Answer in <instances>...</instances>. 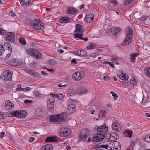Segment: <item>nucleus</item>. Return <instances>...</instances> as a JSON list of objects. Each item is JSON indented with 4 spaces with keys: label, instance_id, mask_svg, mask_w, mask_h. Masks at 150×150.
Masks as SVG:
<instances>
[{
    "label": "nucleus",
    "instance_id": "1",
    "mask_svg": "<svg viewBox=\"0 0 150 150\" xmlns=\"http://www.w3.org/2000/svg\"><path fill=\"white\" fill-rule=\"evenodd\" d=\"M41 21L38 19L35 20L33 22L31 20L28 19L26 21L27 24L32 27L33 29L40 30L42 28L43 26L40 23Z\"/></svg>",
    "mask_w": 150,
    "mask_h": 150
},
{
    "label": "nucleus",
    "instance_id": "2",
    "mask_svg": "<svg viewBox=\"0 0 150 150\" xmlns=\"http://www.w3.org/2000/svg\"><path fill=\"white\" fill-rule=\"evenodd\" d=\"M27 112L26 110L12 111L9 115L10 117H15L20 118L25 117L26 116Z\"/></svg>",
    "mask_w": 150,
    "mask_h": 150
},
{
    "label": "nucleus",
    "instance_id": "3",
    "mask_svg": "<svg viewBox=\"0 0 150 150\" xmlns=\"http://www.w3.org/2000/svg\"><path fill=\"white\" fill-rule=\"evenodd\" d=\"M71 133V130L69 129L62 128L59 131L58 135L61 137H65L69 136Z\"/></svg>",
    "mask_w": 150,
    "mask_h": 150
},
{
    "label": "nucleus",
    "instance_id": "4",
    "mask_svg": "<svg viewBox=\"0 0 150 150\" xmlns=\"http://www.w3.org/2000/svg\"><path fill=\"white\" fill-rule=\"evenodd\" d=\"M85 76V73L83 71H78L74 73L72 75L74 80L78 81L81 80Z\"/></svg>",
    "mask_w": 150,
    "mask_h": 150
},
{
    "label": "nucleus",
    "instance_id": "5",
    "mask_svg": "<svg viewBox=\"0 0 150 150\" xmlns=\"http://www.w3.org/2000/svg\"><path fill=\"white\" fill-rule=\"evenodd\" d=\"M12 50H3L0 52V59L2 60H5L9 58L11 53Z\"/></svg>",
    "mask_w": 150,
    "mask_h": 150
},
{
    "label": "nucleus",
    "instance_id": "6",
    "mask_svg": "<svg viewBox=\"0 0 150 150\" xmlns=\"http://www.w3.org/2000/svg\"><path fill=\"white\" fill-rule=\"evenodd\" d=\"M108 129V127L106 124L105 123L97 128V132L99 134L105 135Z\"/></svg>",
    "mask_w": 150,
    "mask_h": 150
},
{
    "label": "nucleus",
    "instance_id": "7",
    "mask_svg": "<svg viewBox=\"0 0 150 150\" xmlns=\"http://www.w3.org/2000/svg\"><path fill=\"white\" fill-rule=\"evenodd\" d=\"M89 131L88 129H83L81 131V133L79 135L80 139L84 141H86L88 136L89 135Z\"/></svg>",
    "mask_w": 150,
    "mask_h": 150
},
{
    "label": "nucleus",
    "instance_id": "8",
    "mask_svg": "<svg viewBox=\"0 0 150 150\" xmlns=\"http://www.w3.org/2000/svg\"><path fill=\"white\" fill-rule=\"evenodd\" d=\"M106 137L110 141L117 140L119 138L118 134L114 132H111L107 134Z\"/></svg>",
    "mask_w": 150,
    "mask_h": 150
},
{
    "label": "nucleus",
    "instance_id": "9",
    "mask_svg": "<svg viewBox=\"0 0 150 150\" xmlns=\"http://www.w3.org/2000/svg\"><path fill=\"white\" fill-rule=\"evenodd\" d=\"M117 76L120 79L124 81H127L129 79V75L122 71H120L117 73Z\"/></svg>",
    "mask_w": 150,
    "mask_h": 150
},
{
    "label": "nucleus",
    "instance_id": "10",
    "mask_svg": "<svg viewBox=\"0 0 150 150\" xmlns=\"http://www.w3.org/2000/svg\"><path fill=\"white\" fill-rule=\"evenodd\" d=\"M49 105H47V108L48 109L49 112L51 113H53L54 112V106L55 103V100L53 98L51 100L49 99Z\"/></svg>",
    "mask_w": 150,
    "mask_h": 150
},
{
    "label": "nucleus",
    "instance_id": "11",
    "mask_svg": "<svg viewBox=\"0 0 150 150\" xmlns=\"http://www.w3.org/2000/svg\"><path fill=\"white\" fill-rule=\"evenodd\" d=\"M12 47L11 44L8 42L5 43L3 45H0V52H1L3 50H12Z\"/></svg>",
    "mask_w": 150,
    "mask_h": 150
},
{
    "label": "nucleus",
    "instance_id": "12",
    "mask_svg": "<svg viewBox=\"0 0 150 150\" xmlns=\"http://www.w3.org/2000/svg\"><path fill=\"white\" fill-rule=\"evenodd\" d=\"M30 52H31L30 54L34 55L37 59H39L41 57V54L37 50L31 49L30 50Z\"/></svg>",
    "mask_w": 150,
    "mask_h": 150
},
{
    "label": "nucleus",
    "instance_id": "13",
    "mask_svg": "<svg viewBox=\"0 0 150 150\" xmlns=\"http://www.w3.org/2000/svg\"><path fill=\"white\" fill-rule=\"evenodd\" d=\"M83 35V33H76L74 35V38L76 40H82L85 41H87L88 40V38H84L82 36Z\"/></svg>",
    "mask_w": 150,
    "mask_h": 150
},
{
    "label": "nucleus",
    "instance_id": "14",
    "mask_svg": "<svg viewBox=\"0 0 150 150\" xmlns=\"http://www.w3.org/2000/svg\"><path fill=\"white\" fill-rule=\"evenodd\" d=\"M6 109L8 110H12L14 108V104L9 100H6L5 102Z\"/></svg>",
    "mask_w": 150,
    "mask_h": 150
},
{
    "label": "nucleus",
    "instance_id": "15",
    "mask_svg": "<svg viewBox=\"0 0 150 150\" xmlns=\"http://www.w3.org/2000/svg\"><path fill=\"white\" fill-rule=\"evenodd\" d=\"M121 29L119 27H115L112 28V33L114 36L118 35L121 33Z\"/></svg>",
    "mask_w": 150,
    "mask_h": 150
},
{
    "label": "nucleus",
    "instance_id": "16",
    "mask_svg": "<svg viewBox=\"0 0 150 150\" xmlns=\"http://www.w3.org/2000/svg\"><path fill=\"white\" fill-rule=\"evenodd\" d=\"M112 129L117 132L120 131L121 129L120 124L117 122H114L112 123Z\"/></svg>",
    "mask_w": 150,
    "mask_h": 150
},
{
    "label": "nucleus",
    "instance_id": "17",
    "mask_svg": "<svg viewBox=\"0 0 150 150\" xmlns=\"http://www.w3.org/2000/svg\"><path fill=\"white\" fill-rule=\"evenodd\" d=\"M15 33L13 32H8L7 33L6 38L8 40L13 42L15 40Z\"/></svg>",
    "mask_w": 150,
    "mask_h": 150
},
{
    "label": "nucleus",
    "instance_id": "18",
    "mask_svg": "<svg viewBox=\"0 0 150 150\" xmlns=\"http://www.w3.org/2000/svg\"><path fill=\"white\" fill-rule=\"evenodd\" d=\"M94 19V15L93 13L86 15V16L85 20L86 22L87 23L92 22L93 21Z\"/></svg>",
    "mask_w": 150,
    "mask_h": 150
},
{
    "label": "nucleus",
    "instance_id": "19",
    "mask_svg": "<svg viewBox=\"0 0 150 150\" xmlns=\"http://www.w3.org/2000/svg\"><path fill=\"white\" fill-rule=\"evenodd\" d=\"M59 117L58 115H53L51 116L49 118V120L51 122H59L60 120L59 119Z\"/></svg>",
    "mask_w": 150,
    "mask_h": 150
},
{
    "label": "nucleus",
    "instance_id": "20",
    "mask_svg": "<svg viewBox=\"0 0 150 150\" xmlns=\"http://www.w3.org/2000/svg\"><path fill=\"white\" fill-rule=\"evenodd\" d=\"M113 150H120L121 148V146L120 143L117 141H115L112 144Z\"/></svg>",
    "mask_w": 150,
    "mask_h": 150
},
{
    "label": "nucleus",
    "instance_id": "21",
    "mask_svg": "<svg viewBox=\"0 0 150 150\" xmlns=\"http://www.w3.org/2000/svg\"><path fill=\"white\" fill-rule=\"evenodd\" d=\"M67 108L69 113H73L75 111L76 109L75 105L72 104L68 105Z\"/></svg>",
    "mask_w": 150,
    "mask_h": 150
},
{
    "label": "nucleus",
    "instance_id": "22",
    "mask_svg": "<svg viewBox=\"0 0 150 150\" xmlns=\"http://www.w3.org/2000/svg\"><path fill=\"white\" fill-rule=\"evenodd\" d=\"M132 37H131L130 36H126V38L122 42L123 45L125 46L131 44L132 42Z\"/></svg>",
    "mask_w": 150,
    "mask_h": 150
},
{
    "label": "nucleus",
    "instance_id": "23",
    "mask_svg": "<svg viewBox=\"0 0 150 150\" xmlns=\"http://www.w3.org/2000/svg\"><path fill=\"white\" fill-rule=\"evenodd\" d=\"M58 115L59 117V119L60 120L59 122L64 121L68 118L67 114L66 113H63Z\"/></svg>",
    "mask_w": 150,
    "mask_h": 150
},
{
    "label": "nucleus",
    "instance_id": "24",
    "mask_svg": "<svg viewBox=\"0 0 150 150\" xmlns=\"http://www.w3.org/2000/svg\"><path fill=\"white\" fill-rule=\"evenodd\" d=\"M27 71H28L27 72L32 76H35L39 78H40L41 77L40 74L36 71L32 70Z\"/></svg>",
    "mask_w": 150,
    "mask_h": 150
},
{
    "label": "nucleus",
    "instance_id": "25",
    "mask_svg": "<svg viewBox=\"0 0 150 150\" xmlns=\"http://www.w3.org/2000/svg\"><path fill=\"white\" fill-rule=\"evenodd\" d=\"M75 27V30L74 31L75 33H83V30L82 25L79 24H76Z\"/></svg>",
    "mask_w": 150,
    "mask_h": 150
},
{
    "label": "nucleus",
    "instance_id": "26",
    "mask_svg": "<svg viewBox=\"0 0 150 150\" xmlns=\"http://www.w3.org/2000/svg\"><path fill=\"white\" fill-rule=\"evenodd\" d=\"M75 54L81 57H83L86 55L87 52L84 50H79L76 52Z\"/></svg>",
    "mask_w": 150,
    "mask_h": 150
},
{
    "label": "nucleus",
    "instance_id": "27",
    "mask_svg": "<svg viewBox=\"0 0 150 150\" xmlns=\"http://www.w3.org/2000/svg\"><path fill=\"white\" fill-rule=\"evenodd\" d=\"M70 18L67 17H63L61 18L59 20V22L61 23L66 24L70 22Z\"/></svg>",
    "mask_w": 150,
    "mask_h": 150
},
{
    "label": "nucleus",
    "instance_id": "28",
    "mask_svg": "<svg viewBox=\"0 0 150 150\" xmlns=\"http://www.w3.org/2000/svg\"><path fill=\"white\" fill-rule=\"evenodd\" d=\"M58 137L56 136H49L47 137V143L50 142H56L58 141Z\"/></svg>",
    "mask_w": 150,
    "mask_h": 150
},
{
    "label": "nucleus",
    "instance_id": "29",
    "mask_svg": "<svg viewBox=\"0 0 150 150\" xmlns=\"http://www.w3.org/2000/svg\"><path fill=\"white\" fill-rule=\"evenodd\" d=\"M67 94L68 96H70L74 95L75 91L72 88L68 89L67 91Z\"/></svg>",
    "mask_w": 150,
    "mask_h": 150
},
{
    "label": "nucleus",
    "instance_id": "30",
    "mask_svg": "<svg viewBox=\"0 0 150 150\" xmlns=\"http://www.w3.org/2000/svg\"><path fill=\"white\" fill-rule=\"evenodd\" d=\"M44 114V112L41 108L37 109L35 112V115L38 117L42 116Z\"/></svg>",
    "mask_w": 150,
    "mask_h": 150
},
{
    "label": "nucleus",
    "instance_id": "31",
    "mask_svg": "<svg viewBox=\"0 0 150 150\" xmlns=\"http://www.w3.org/2000/svg\"><path fill=\"white\" fill-rule=\"evenodd\" d=\"M133 132L132 130H125L124 131L123 134L126 137H131Z\"/></svg>",
    "mask_w": 150,
    "mask_h": 150
},
{
    "label": "nucleus",
    "instance_id": "32",
    "mask_svg": "<svg viewBox=\"0 0 150 150\" xmlns=\"http://www.w3.org/2000/svg\"><path fill=\"white\" fill-rule=\"evenodd\" d=\"M76 12V10L73 7H70L68 8L67 13L71 14H75Z\"/></svg>",
    "mask_w": 150,
    "mask_h": 150
},
{
    "label": "nucleus",
    "instance_id": "33",
    "mask_svg": "<svg viewBox=\"0 0 150 150\" xmlns=\"http://www.w3.org/2000/svg\"><path fill=\"white\" fill-rule=\"evenodd\" d=\"M5 78L8 80L11 81L12 79V74L11 71H8L7 72V74L4 75Z\"/></svg>",
    "mask_w": 150,
    "mask_h": 150
},
{
    "label": "nucleus",
    "instance_id": "34",
    "mask_svg": "<svg viewBox=\"0 0 150 150\" xmlns=\"http://www.w3.org/2000/svg\"><path fill=\"white\" fill-rule=\"evenodd\" d=\"M139 55V54L138 53H136L133 54L131 55L130 60L132 62H134L135 61L136 59L135 57Z\"/></svg>",
    "mask_w": 150,
    "mask_h": 150
},
{
    "label": "nucleus",
    "instance_id": "35",
    "mask_svg": "<svg viewBox=\"0 0 150 150\" xmlns=\"http://www.w3.org/2000/svg\"><path fill=\"white\" fill-rule=\"evenodd\" d=\"M137 81L134 77L131 78L130 80V83L131 85L134 86L137 84Z\"/></svg>",
    "mask_w": 150,
    "mask_h": 150
},
{
    "label": "nucleus",
    "instance_id": "36",
    "mask_svg": "<svg viewBox=\"0 0 150 150\" xmlns=\"http://www.w3.org/2000/svg\"><path fill=\"white\" fill-rule=\"evenodd\" d=\"M97 46V45L94 43H90L86 48L88 49H93L95 48Z\"/></svg>",
    "mask_w": 150,
    "mask_h": 150
},
{
    "label": "nucleus",
    "instance_id": "37",
    "mask_svg": "<svg viewBox=\"0 0 150 150\" xmlns=\"http://www.w3.org/2000/svg\"><path fill=\"white\" fill-rule=\"evenodd\" d=\"M97 136L98 137V140L99 141H100L103 140L105 137V135H104V134H99L98 132L97 133Z\"/></svg>",
    "mask_w": 150,
    "mask_h": 150
},
{
    "label": "nucleus",
    "instance_id": "38",
    "mask_svg": "<svg viewBox=\"0 0 150 150\" xmlns=\"http://www.w3.org/2000/svg\"><path fill=\"white\" fill-rule=\"evenodd\" d=\"M134 0H125L124 4L125 5H130Z\"/></svg>",
    "mask_w": 150,
    "mask_h": 150
},
{
    "label": "nucleus",
    "instance_id": "39",
    "mask_svg": "<svg viewBox=\"0 0 150 150\" xmlns=\"http://www.w3.org/2000/svg\"><path fill=\"white\" fill-rule=\"evenodd\" d=\"M144 139L145 141L150 143V134L146 135L144 137Z\"/></svg>",
    "mask_w": 150,
    "mask_h": 150
},
{
    "label": "nucleus",
    "instance_id": "40",
    "mask_svg": "<svg viewBox=\"0 0 150 150\" xmlns=\"http://www.w3.org/2000/svg\"><path fill=\"white\" fill-rule=\"evenodd\" d=\"M133 35V31L132 29H129L128 32H127L126 33V36H130L131 37Z\"/></svg>",
    "mask_w": 150,
    "mask_h": 150
},
{
    "label": "nucleus",
    "instance_id": "41",
    "mask_svg": "<svg viewBox=\"0 0 150 150\" xmlns=\"http://www.w3.org/2000/svg\"><path fill=\"white\" fill-rule=\"evenodd\" d=\"M145 71L146 75L150 77V68H146L145 69Z\"/></svg>",
    "mask_w": 150,
    "mask_h": 150
},
{
    "label": "nucleus",
    "instance_id": "42",
    "mask_svg": "<svg viewBox=\"0 0 150 150\" xmlns=\"http://www.w3.org/2000/svg\"><path fill=\"white\" fill-rule=\"evenodd\" d=\"M49 64L50 65L54 66L56 65V63L54 60L50 59L49 61Z\"/></svg>",
    "mask_w": 150,
    "mask_h": 150
},
{
    "label": "nucleus",
    "instance_id": "43",
    "mask_svg": "<svg viewBox=\"0 0 150 150\" xmlns=\"http://www.w3.org/2000/svg\"><path fill=\"white\" fill-rule=\"evenodd\" d=\"M19 41L23 45H25L26 44V42L25 39L22 38H20Z\"/></svg>",
    "mask_w": 150,
    "mask_h": 150
},
{
    "label": "nucleus",
    "instance_id": "44",
    "mask_svg": "<svg viewBox=\"0 0 150 150\" xmlns=\"http://www.w3.org/2000/svg\"><path fill=\"white\" fill-rule=\"evenodd\" d=\"M100 148V145H99L98 144H96L93 145L91 147L92 149H100L101 150V149Z\"/></svg>",
    "mask_w": 150,
    "mask_h": 150
},
{
    "label": "nucleus",
    "instance_id": "45",
    "mask_svg": "<svg viewBox=\"0 0 150 150\" xmlns=\"http://www.w3.org/2000/svg\"><path fill=\"white\" fill-rule=\"evenodd\" d=\"M110 93H111V94H112V96H113L114 100H117L118 97V95H117V94H116L112 91H111Z\"/></svg>",
    "mask_w": 150,
    "mask_h": 150
},
{
    "label": "nucleus",
    "instance_id": "46",
    "mask_svg": "<svg viewBox=\"0 0 150 150\" xmlns=\"http://www.w3.org/2000/svg\"><path fill=\"white\" fill-rule=\"evenodd\" d=\"M34 96L37 97H39L40 96V94L39 92L36 91H34Z\"/></svg>",
    "mask_w": 150,
    "mask_h": 150
},
{
    "label": "nucleus",
    "instance_id": "47",
    "mask_svg": "<svg viewBox=\"0 0 150 150\" xmlns=\"http://www.w3.org/2000/svg\"><path fill=\"white\" fill-rule=\"evenodd\" d=\"M88 91V90L86 88H83L81 89L80 91V93L82 94H85Z\"/></svg>",
    "mask_w": 150,
    "mask_h": 150
},
{
    "label": "nucleus",
    "instance_id": "48",
    "mask_svg": "<svg viewBox=\"0 0 150 150\" xmlns=\"http://www.w3.org/2000/svg\"><path fill=\"white\" fill-rule=\"evenodd\" d=\"M100 148L102 150H105L108 148L107 145H100Z\"/></svg>",
    "mask_w": 150,
    "mask_h": 150
},
{
    "label": "nucleus",
    "instance_id": "49",
    "mask_svg": "<svg viewBox=\"0 0 150 150\" xmlns=\"http://www.w3.org/2000/svg\"><path fill=\"white\" fill-rule=\"evenodd\" d=\"M148 16H147L145 15H142L140 18V19L142 21H145L148 18Z\"/></svg>",
    "mask_w": 150,
    "mask_h": 150
},
{
    "label": "nucleus",
    "instance_id": "50",
    "mask_svg": "<svg viewBox=\"0 0 150 150\" xmlns=\"http://www.w3.org/2000/svg\"><path fill=\"white\" fill-rule=\"evenodd\" d=\"M6 31L0 28V34L4 35L6 34Z\"/></svg>",
    "mask_w": 150,
    "mask_h": 150
},
{
    "label": "nucleus",
    "instance_id": "51",
    "mask_svg": "<svg viewBox=\"0 0 150 150\" xmlns=\"http://www.w3.org/2000/svg\"><path fill=\"white\" fill-rule=\"evenodd\" d=\"M53 148V146L52 144H47V150H52Z\"/></svg>",
    "mask_w": 150,
    "mask_h": 150
},
{
    "label": "nucleus",
    "instance_id": "52",
    "mask_svg": "<svg viewBox=\"0 0 150 150\" xmlns=\"http://www.w3.org/2000/svg\"><path fill=\"white\" fill-rule=\"evenodd\" d=\"M33 103V101L32 100L28 99H26L24 101V103L27 104H32Z\"/></svg>",
    "mask_w": 150,
    "mask_h": 150
},
{
    "label": "nucleus",
    "instance_id": "53",
    "mask_svg": "<svg viewBox=\"0 0 150 150\" xmlns=\"http://www.w3.org/2000/svg\"><path fill=\"white\" fill-rule=\"evenodd\" d=\"M98 138L97 135L95 136L94 137H93L92 139V142H97L99 141L98 140Z\"/></svg>",
    "mask_w": 150,
    "mask_h": 150
},
{
    "label": "nucleus",
    "instance_id": "54",
    "mask_svg": "<svg viewBox=\"0 0 150 150\" xmlns=\"http://www.w3.org/2000/svg\"><path fill=\"white\" fill-rule=\"evenodd\" d=\"M64 98V96L63 94H59L57 95V98L59 99H62Z\"/></svg>",
    "mask_w": 150,
    "mask_h": 150
},
{
    "label": "nucleus",
    "instance_id": "55",
    "mask_svg": "<svg viewBox=\"0 0 150 150\" xmlns=\"http://www.w3.org/2000/svg\"><path fill=\"white\" fill-rule=\"evenodd\" d=\"M100 114L103 116H105L107 115V112L105 110H102L100 112Z\"/></svg>",
    "mask_w": 150,
    "mask_h": 150
},
{
    "label": "nucleus",
    "instance_id": "56",
    "mask_svg": "<svg viewBox=\"0 0 150 150\" xmlns=\"http://www.w3.org/2000/svg\"><path fill=\"white\" fill-rule=\"evenodd\" d=\"M119 59L115 56H112L111 57V60L112 62H114L115 61H118Z\"/></svg>",
    "mask_w": 150,
    "mask_h": 150
},
{
    "label": "nucleus",
    "instance_id": "57",
    "mask_svg": "<svg viewBox=\"0 0 150 150\" xmlns=\"http://www.w3.org/2000/svg\"><path fill=\"white\" fill-rule=\"evenodd\" d=\"M47 71L50 72V73H54L55 72V71L54 69L52 68L48 69L47 68Z\"/></svg>",
    "mask_w": 150,
    "mask_h": 150
},
{
    "label": "nucleus",
    "instance_id": "58",
    "mask_svg": "<svg viewBox=\"0 0 150 150\" xmlns=\"http://www.w3.org/2000/svg\"><path fill=\"white\" fill-rule=\"evenodd\" d=\"M147 99L146 98L143 97L142 100V104L143 105L145 104V103L147 102Z\"/></svg>",
    "mask_w": 150,
    "mask_h": 150
},
{
    "label": "nucleus",
    "instance_id": "59",
    "mask_svg": "<svg viewBox=\"0 0 150 150\" xmlns=\"http://www.w3.org/2000/svg\"><path fill=\"white\" fill-rule=\"evenodd\" d=\"M20 2L21 5L22 6H24L26 3L25 0H20Z\"/></svg>",
    "mask_w": 150,
    "mask_h": 150
},
{
    "label": "nucleus",
    "instance_id": "60",
    "mask_svg": "<svg viewBox=\"0 0 150 150\" xmlns=\"http://www.w3.org/2000/svg\"><path fill=\"white\" fill-rule=\"evenodd\" d=\"M96 53H92L90 54V56L93 58H95L96 57Z\"/></svg>",
    "mask_w": 150,
    "mask_h": 150
},
{
    "label": "nucleus",
    "instance_id": "61",
    "mask_svg": "<svg viewBox=\"0 0 150 150\" xmlns=\"http://www.w3.org/2000/svg\"><path fill=\"white\" fill-rule=\"evenodd\" d=\"M103 79L104 80L108 81L110 80L109 77L108 76H104L103 77Z\"/></svg>",
    "mask_w": 150,
    "mask_h": 150
},
{
    "label": "nucleus",
    "instance_id": "62",
    "mask_svg": "<svg viewBox=\"0 0 150 150\" xmlns=\"http://www.w3.org/2000/svg\"><path fill=\"white\" fill-rule=\"evenodd\" d=\"M47 145H46L43 146L40 149V150H47Z\"/></svg>",
    "mask_w": 150,
    "mask_h": 150
},
{
    "label": "nucleus",
    "instance_id": "63",
    "mask_svg": "<svg viewBox=\"0 0 150 150\" xmlns=\"http://www.w3.org/2000/svg\"><path fill=\"white\" fill-rule=\"evenodd\" d=\"M57 94H54L53 93H52L50 94V95L52 97L56 98H57Z\"/></svg>",
    "mask_w": 150,
    "mask_h": 150
},
{
    "label": "nucleus",
    "instance_id": "64",
    "mask_svg": "<svg viewBox=\"0 0 150 150\" xmlns=\"http://www.w3.org/2000/svg\"><path fill=\"white\" fill-rule=\"evenodd\" d=\"M27 1L26 2V5H28V6H30L32 4V2L30 1H29L27 0Z\"/></svg>",
    "mask_w": 150,
    "mask_h": 150
}]
</instances>
